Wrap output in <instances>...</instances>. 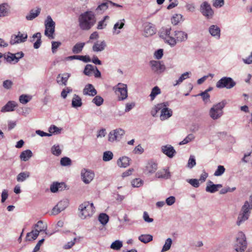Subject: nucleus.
Wrapping results in <instances>:
<instances>
[{"label": "nucleus", "mask_w": 252, "mask_h": 252, "mask_svg": "<svg viewBox=\"0 0 252 252\" xmlns=\"http://www.w3.org/2000/svg\"><path fill=\"white\" fill-rule=\"evenodd\" d=\"M159 37L163 39L164 42L171 47H174L177 42L186 41L188 38V34L182 31H175L174 32L175 37L172 36L171 28L169 27H163L159 32Z\"/></svg>", "instance_id": "f257e3e1"}, {"label": "nucleus", "mask_w": 252, "mask_h": 252, "mask_svg": "<svg viewBox=\"0 0 252 252\" xmlns=\"http://www.w3.org/2000/svg\"><path fill=\"white\" fill-rule=\"evenodd\" d=\"M78 21L81 30L88 31L95 24L96 19L92 11H86L79 16Z\"/></svg>", "instance_id": "f03ea898"}, {"label": "nucleus", "mask_w": 252, "mask_h": 252, "mask_svg": "<svg viewBox=\"0 0 252 252\" xmlns=\"http://www.w3.org/2000/svg\"><path fill=\"white\" fill-rule=\"evenodd\" d=\"M227 102L225 100H223L216 104L213 105L209 111V115L213 120H217L223 115V109Z\"/></svg>", "instance_id": "7ed1b4c3"}, {"label": "nucleus", "mask_w": 252, "mask_h": 252, "mask_svg": "<svg viewBox=\"0 0 252 252\" xmlns=\"http://www.w3.org/2000/svg\"><path fill=\"white\" fill-rule=\"evenodd\" d=\"M94 209L93 203L89 202H84L78 208L80 211V217L82 219H85L92 216L94 212Z\"/></svg>", "instance_id": "20e7f679"}, {"label": "nucleus", "mask_w": 252, "mask_h": 252, "mask_svg": "<svg viewBox=\"0 0 252 252\" xmlns=\"http://www.w3.org/2000/svg\"><path fill=\"white\" fill-rule=\"evenodd\" d=\"M250 213L251 211L249 203L248 201H246L244 204L242 206L236 222L237 224L240 225L247 220L249 218Z\"/></svg>", "instance_id": "39448f33"}, {"label": "nucleus", "mask_w": 252, "mask_h": 252, "mask_svg": "<svg viewBox=\"0 0 252 252\" xmlns=\"http://www.w3.org/2000/svg\"><path fill=\"white\" fill-rule=\"evenodd\" d=\"M235 243L234 247L236 251L238 252H243L247 246L246 236L242 232L238 233Z\"/></svg>", "instance_id": "423d86ee"}, {"label": "nucleus", "mask_w": 252, "mask_h": 252, "mask_svg": "<svg viewBox=\"0 0 252 252\" xmlns=\"http://www.w3.org/2000/svg\"><path fill=\"white\" fill-rule=\"evenodd\" d=\"M45 27L44 34L50 39H54L55 38L54 34L55 31V22L49 15L47 17L45 21Z\"/></svg>", "instance_id": "0eeeda50"}, {"label": "nucleus", "mask_w": 252, "mask_h": 252, "mask_svg": "<svg viewBox=\"0 0 252 252\" xmlns=\"http://www.w3.org/2000/svg\"><path fill=\"white\" fill-rule=\"evenodd\" d=\"M236 85V82L229 77H223L216 83V87L219 89L226 88L230 89Z\"/></svg>", "instance_id": "6e6552de"}, {"label": "nucleus", "mask_w": 252, "mask_h": 252, "mask_svg": "<svg viewBox=\"0 0 252 252\" xmlns=\"http://www.w3.org/2000/svg\"><path fill=\"white\" fill-rule=\"evenodd\" d=\"M116 94L118 95L119 100H124L128 96L127 87L126 84L119 83L114 88Z\"/></svg>", "instance_id": "1a4fd4ad"}, {"label": "nucleus", "mask_w": 252, "mask_h": 252, "mask_svg": "<svg viewBox=\"0 0 252 252\" xmlns=\"http://www.w3.org/2000/svg\"><path fill=\"white\" fill-rule=\"evenodd\" d=\"M199 11L207 19H211L214 15V11L211 5L206 1H203L200 5Z\"/></svg>", "instance_id": "9d476101"}, {"label": "nucleus", "mask_w": 252, "mask_h": 252, "mask_svg": "<svg viewBox=\"0 0 252 252\" xmlns=\"http://www.w3.org/2000/svg\"><path fill=\"white\" fill-rule=\"evenodd\" d=\"M125 131L122 128H117L110 131L108 134V141L113 142L115 141H119L125 134Z\"/></svg>", "instance_id": "9b49d317"}, {"label": "nucleus", "mask_w": 252, "mask_h": 252, "mask_svg": "<svg viewBox=\"0 0 252 252\" xmlns=\"http://www.w3.org/2000/svg\"><path fill=\"white\" fill-rule=\"evenodd\" d=\"M81 174L83 181L86 184L90 183L94 177V173L93 171L85 168L81 170Z\"/></svg>", "instance_id": "f8f14e48"}, {"label": "nucleus", "mask_w": 252, "mask_h": 252, "mask_svg": "<svg viewBox=\"0 0 252 252\" xmlns=\"http://www.w3.org/2000/svg\"><path fill=\"white\" fill-rule=\"evenodd\" d=\"M28 38L27 33H21L20 32H18L17 35H12L10 40V44L14 45L15 44L24 42Z\"/></svg>", "instance_id": "ddd939ff"}, {"label": "nucleus", "mask_w": 252, "mask_h": 252, "mask_svg": "<svg viewBox=\"0 0 252 252\" xmlns=\"http://www.w3.org/2000/svg\"><path fill=\"white\" fill-rule=\"evenodd\" d=\"M152 70L157 74L163 72L165 69V65L161 62L157 61H151L150 62Z\"/></svg>", "instance_id": "4468645a"}, {"label": "nucleus", "mask_w": 252, "mask_h": 252, "mask_svg": "<svg viewBox=\"0 0 252 252\" xmlns=\"http://www.w3.org/2000/svg\"><path fill=\"white\" fill-rule=\"evenodd\" d=\"M161 152L169 158H173L176 154V151L173 147L170 145H166L161 146Z\"/></svg>", "instance_id": "2eb2a0df"}, {"label": "nucleus", "mask_w": 252, "mask_h": 252, "mask_svg": "<svg viewBox=\"0 0 252 252\" xmlns=\"http://www.w3.org/2000/svg\"><path fill=\"white\" fill-rule=\"evenodd\" d=\"M172 110L167 106L163 107L160 111V119L161 121L167 120L172 116Z\"/></svg>", "instance_id": "dca6fc26"}, {"label": "nucleus", "mask_w": 252, "mask_h": 252, "mask_svg": "<svg viewBox=\"0 0 252 252\" xmlns=\"http://www.w3.org/2000/svg\"><path fill=\"white\" fill-rule=\"evenodd\" d=\"M144 35L146 37L151 36L156 33L155 26L150 23L145 24L144 30Z\"/></svg>", "instance_id": "f3484780"}, {"label": "nucleus", "mask_w": 252, "mask_h": 252, "mask_svg": "<svg viewBox=\"0 0 252 252\" xmlns=\"http://www.w3.org/2000/svg\"><path fill=\"white\" fill-rule=\"evenodd\" d=\"M84 95L94 96L97 94V91L93 85L88 84L86 85L83 90Z\"/></svg>", "instance_id": "a211bd4d"}, {"label": "nucleus", "mask_w": 252, "mask_h": 252, "mask_svg": "<svg viewBox=\"0 0 252 252\" xmlns=\"http://www.w3.org/2000/svg\"><path fill=\"white\" fill-rule=\"evenodd\" d=\"M41 9L39 7H36L35 9H32L30 11L26 16V19L28 21H32L36 18L40 13Z\"/></svg>", "instance_id": "6ab92c4d"}, {"label": "nucleus", "mask_w": 252, "mask_h": 252, "mask_svg": "<svg viewBox=\"0 0 252 252\" xmlns=\"http://www.w3.org/2000/svg\"><path fill=\"white\" fill-rule=\"evenodd\" d=\"M70 76V74L68 73H65L63 74H59L57 77V82L60 85L66 86L67 82Z\"/></svg>", "instance_id": "aec40b11"}, {"label": "nucleus", "mask_w": 252, "mask_h": 252, "mask_svg": "<svg viewBox=\"0 0 252 252\" xmlns=\"http://www.w3.org/2000/svg\"><path fill=\"white\" fill-rule=\"evenodd\" d=\"M157 169V164L154 161L151 160L147 162L144 172L147 173L152 174L155 172Z\"/></svg>", "instance_id": "412c9836"}, {"label": "nucleus", "mask_w": 252, "mask_h": 252, "mask_svg": "<svg viewBox=\"0 0 252 252\" xmlns=\"http://www.w3.org/2000/svg\"><path fill=\"white\" fill-rule=\"evenodd\" d=\"M106 43L104 40L95 42L92 47L94 52H98L103 51L106 47Z\"/></svg>", "instance_id": "4be33fe9"}, {"label": "nucleus", "mask_w": 252, "mask_h": 252, "mask_svg": "<svg viewBox=\"0 0 252 252\" xmlns=\"http://www.w3.org/2000/svg\"><path fill=\"white\" fill-rule=\"evenodd\" d=\"M209 32L212 36L215 37L217 39H220V30L218 26L215 25L211 26L209 28Z\"/></svg>", "instance_id": "5701e85b"}, {"label": "nucleus", "mask_w": 252, "mask_h": 252, "mask_svg": "<svg viewBox=\"0 0 252 252\" xmlns=\"http://www.w3.org/2000/svg\"><path fill=\"white\" fill-rule=\"evenodd\" d=\"M17 106V104L16 102L14 101H9L2 107L1 112H5L13 111H14L15 107Z\"/></svg>", "instance_id": "b1692460"}, {"label": "nucleus", "mask_w": 252, "mask_h": 252, "mask_svg": "<svg viewBox=\"0 0 252 252\" xmlns=\"http://www.w3.org/2000/svg\"><path fill=\"white\" fill-rule=\"evenodd\" d=\"M168 102H164L161 103H158L155 105L151 111V114L153 117H156L158 112L163 107L168 106Z\"/></svg>", "instance_id": "393cba45"}, {"label": "nucleus", "mask_w": 252, "mask_h": 252, "mask_svg": "<svg viewBox=\"0 0 252 252\" xmlns=\"http://www.w3.org/2000/svg\"><path fill=\"white\" fill-rule=\"evenodd\" d=\"M130 159L127 157H123L120 158L117 162V165L120 167L126 168L129 165Z\"/></svg>", "instance_id": "a878e982"}, {"label": "nucleus", "mask_w": 252, "mask_h": 252, "mask_svg": "<svg viewBox=\"0 0 252 252\" xmlns=\"http://www.w3.org/2000/svg\"><path fill=\"white\" fill-rule=\"evenodd\" d=\"M156 177L158 178L167 179L170 178V173L168 170L163 169L156 173Z\"/></svg>", "instance_id": "bb28decb"}, {"label": "nucleus", "mask_w": 252, "mask_h": 252, "mask_svg": "<svg viewBox=\"0 0 252 252\" xmlns=\"http://www.w3.org/2000/svg\"><path fill=\"white\" fill-rule=\"evenodd\" d=\"M114 3L111 1L107 0L105 2L102 3L101 4L99 5L96 9V10L98 11H104L109 7H113Z\"/></svg>", "instance_id": "cd10ccee"}, {"label": "nucleus", "mask_w": 252, "mask_h": 252, "mask_svg": "<svg viewBox=\"0 0 252 252\" xmlns=\"http://www.w3.org/2000/svg\"><path fill=\"white\" fill-rule=\"evenodd\" d=\"M34 228L37 229L39 233L44 231L46 234H48L46 231L47 229V225L44 224L42 220H39L36 224H34Z\"/></svg>", "instance_id": "c85d7f7f"}, {"label": "nucleus", "mask_w": 252, "mask_h": 252, "mask_svg": "<svg viewBox=\"0 0 252 252\" xmlns=\"http://www.w3.org/2000/svg\"><path fill=\"white\" fill-rule=\"evenodd\" d=\"M4 58L9 63L14 62V63H16L18 62V59L16 58V54L10 52H8L6 55L4 54Z\"/></svg>", "instance_id": "c756f323"}, {"label": "nucleus", "mask_w": 252, "mask_h": 252, "mask_svg": "<svg viewBox=\"0 0 252 252\" xmlns=\"http://www.w3.org/2000/svg\"><path fill=\"white\" fill-rule=\"evenodd\" d=\"M85 45V42H78L74 45L72 49V52L75 54L81 53Z\"/></svg>", "instance_id": "7c9ffc66"}, {"label": "nucleus", "mask_w": 252, "mask_h": 252, "mask_svg": "<svg viewBox=\"0 0 252 252\" xmlns=\"http://www.w3.org/2000/svg\"><path fill=\"white\" fill-rule=\"evenodd\" d=\"M125 20L124 19L120 20L119 21L117 22L114 26L113 27V33H116L117 34H118L120 33V31H118L117 29H122L123 28L124 25H125Z\"/></svg>", "instance_id": "2f4dec72"}, {"label": "nucleus", "mask_w": 252, "mask_h": 252, "mask_svg": "<svg viewBox=\"0 0 252 252\" xmlns=\"http://www.w3.org/2000/svg\"><path fill=\"white\" fill-rule=\"evenodd\" d=\"M32 156V152L30 150H27L22 152L20 156L22 160L28 161Z\"/></svg>", "instance_id": "473e14b6"}, {"label": "nucleus", "mask_w": 252, "mask_h": 252, "mask_svg": "<svg viewBox=\"0 0 252 252\" xmlns=\"http://www.w3.org/2000/svg\"><path fill=\"white\" fill-rule=\"evenodd\" d=\"M39 233L37 231V229L32 230L31 232L27 234V241H31L35 240L39 235Z\"/></svg>", "instance_id": "72a5a7b5"}, {"label": "nucleus", "mask_w": 252, "mask_h": 252, "mask_svg": "<svg viewBox=\"0 0 252 252\" xmlns=\"http://www.w3.org/2000/svg\"><path fill=\"white\" fill-rule=\"evenodd\" d=\"M72 106L74 108L80 107L82 104L81 98L77 94H74L72 100Z\"/></svg>", "instance_id": "f704fd0d"}, {"label": "nucleus", "mask_w": 252, "mask_h": 252, "mask_svg": "<svg viewBox=\"0 0 252 252\" xmlns=\"http://www.w3.org/2000/svg\"><path fill=\"white\" fill-rule=\"evenodd\" d=\"M6 3L0 4V17H5L8 15L9 10Z\"/></svg>", "instance_id": "c9c22d12"}, {"label": "nucleus", "mask_w": 252, "mask_h": 252, "mask_svg": "<svg viewBox=\"0 0 252 252\" xmlns=\"http://www.w3.org/2000/svg\"><path fill=\"white\" fill-rule=\"evenodd\" d=\"M138 239L141 242L146 244L153 240V236L150 234H142L139 236Z\"/></svg>", "instance_id": "e433bc0d"}, {"label": "nucleus", "mask_w": 252, "mask_h": 252, "mask_svg": "<svg viewBox=\"0 0 252 252\" xmlns=\"http://www.w3.org/2000/svg\"><path fill=\"white\" fill-rule=\"evenodd\" d=\"M30 176L29 172H23L20 173L17 176V181L19 182H22L25 181Z\"/></svg>", "instance_id": "4c0bfd02"}, {"label": "nucleus", "mask_w": 252, "mask_h": 252, "mask_svg": "<svg viewBox=\"0 0 252 252\" xmlns=\"http://www.w3.org/2000/svg\"><path fill=\"white\" fill-rule=\"evenodd\" d=\"M109 219V216L105 213H101L98 216V220L103 225H105L107 223Z\"/></svg>", "instance_id": "58836bf2"}, {"label": "nucleus", "mask_w": 252, "mask_h": 252, "mask_svg": "<svg viewBox=\"0 0 252 252\" xmlns=\"http://www.w3.org/2000/svg\"><path fill=\"white\" fill-rule=\"evenodd\" d=\"M208 185L206 188V191L210 193H214L218 191V189L216 188L215 184H214L211 181H209Z\"/></svg>", "instance_id": "ea45409f"}, {"label": "nucleus", "mask_w": 252, "mask_h": 252, "mask_svg": "<svg viewBox=\"0 0 252 252\" xmlns=\"http://www.w3.org/2000/svg\"><path fill=\"white\" fill-rule=\"evenodd\" d=\"M161 93V91L159 88L158 86L154 87L151 91L150 94L151 100H153L156 96Z\"/></svg>", "instance_id": "a19ab883"}, {"label": "nucleus", "mask_w": 252, "mask_h": 252, "mask_svg": "<svg viewBox=\"0 0 252 252\" xmlns=\"http://www.w3.org/2000/svg\"><path fill=\"white\" fill-rule=\"evenodd\" d=\"M123 247V242L121 241L120 240H116L114 242H113L110 248L111 249L114 250L118 251L120 250L122 247Z\"/></svg>", "instance_id": "79ce46f5"}, {"label": "nucleus", "mask_w": 252, "mask_h": 252, "mask_svg": "<svg viewBox=\"0 0 252 252\" xmlns=\"http://www.w3.org/2000/svg\"><path fill=\"white\" fill-rule=\"evenodd\" d=\"M94 68L93 65L88 64L85 66L84 70V73L87 76H91L92 74V72L94 71Z\"/></svg>", "instance_id": "37998d69"}, {"label": "nucleus", "mask_w": 252, "mask_h": 252, "mask_svg": "<svg viewBox=\"0 0 252 252\" xmlns=\"http://www.w3.org/2000/svg\"><path fill=\"white\" fill-rule=\"evenodd\" d=\"M52 154L56 156H59L62 154V150L59 145H54L51 148Z\"/></svg>", "instance_id": "c03bdc74"}, {"label": "nucleus", "mask_w": 252, "mask_h": 252, "mask_svg": "<svg viewBox=\"0 0 252 252\" xmlns=\"http://www.w3.org/2000/svg\"><path fill=\"white\" fill-rule=\"evenodd\" d=\"M62 128H59L55 125H52L49 128V133L52 134H59L61 133Z\"/></svg>", "instance_id": "a18cd8bd"}, {"label": "nucleus", "mask_w": 252, "mask_h": 252, "mask_svg": "<svg viewBox=\"0 0 252 252\" xmlns=\"http://www.w3.org/2000/svg\"><path fill=\"white\" fill-rule=\"evenodd\" d=\"M190 74V72H186L182 74L179 79L176 80V83L174 84V86H176L181 84L184 80L189 78V75Z\"/></svg>", "instance_id": "49530a36"}, {"label": "nucleus", "mask_w": 252, "mask_h": 252, "mask_svg": "<svg viewBox=\"0 0 252 252\" xmlns=\"http://www.w3.org/2000/svg\"><path fill=\"white\" fill-rule=\"evenodd\" d=\"M113 154L110 151H105L103 153L102 159L104 161H109L113 158Z\"/></svg>", "instance_id": "de8ad7c7"}, {"label": "nucleus", "mask_w": 252, "mask_h": 252, "mask_svg": "<svg viewBox=\"0 0 252 252\" xmlns=\"http://www.w3.org/2000/svg\"><path fill=\"white\" fill-rule=\"evenodd\" d=\"M32 99V96L27 94H22L19 96V101L22 104H26Z\"/></svg>", "instance_id": "09e8293b"}, {"label": "nucleus", "mask_w": 252, "mask_h": 252, "mask_svg": "<svg viewBox=\"0 0 252 252\" xmlns=\"http://www.w3.org/2000/svg\"><path fill=\"white\" fill-rule=\"evenodd\" d=\"M172 243V239L170 238H167L166 240L165 244L163 246V248L161 250V252H164L169 250L171 247Z\"/></svg>", "instance_id": "8fccbe9b"}, {"label": "nucleus", "mask_w": 252, "mask_h": 252, "mask_svg": "<svg viewBox=\"0 0 252 252\" xmlns=\"http://www.w3.org/2000/svg\"><path fill=\"white\" fill-rule=\"evenodd\" d=\"M183 16L181 14H176L171 18V22L174 25H177L182 20Z\"/></svg>", "instance_id": "3c124183"}, {"label": "nucleus", "mask_w": 252, "mask_h": 252, "mask_svg": "<svg viewBox=\"0 0 252 252\" xmlns=\"http://www.w3.org/2000/svg\"><path fill=\"white\" fill-rule=\"evenodd\" d=\"M71 160L68 157H63L61 159L60 163L63 166H67L71 165Z\"/></svg>", "instance_id": "603ef678"}, {"label": "nucleus", "mask_w": 252, "mask_h": 252, "mask_svg": "<svg viewBox=\"0 0 252 252\" xmlns=\"http://www.w3.org/2000/svg\"><path fill=\"white\" fill-rule=\"evenodd\" d=\"M65 186V184L64 183H54L50 186V190L52 192H56L59 190V186Z\"/></svg>", "instance_id": "864d4df0"}, {"label": "nucleus", "mask_w": 252, "mask_h": 252, "mask_svg": "<svg viewBox=\"0 0 252 252\" xmlns=\"http://www.w3.org/2000/svg\"><path fill=\"white\" fill-rule=\"evenodd\" d=\"M103 101V98L99 95H96L92 100V102L97 106H99L102 105Z\"/></svg>", "instance_id": "5fc2aeb1"}, {"label": "nucleus", "mask_w": 252, "mask_h": 252, "mask_svg": "<svg viewBox=\"0 0 252 252\" xmlns=\"http://www.w3.org/2000/svg\"><path fill=\"white\" fill-rule=\"evenodd\" d=\"M225 169L222 165H219L214 175L215 176H220L225 172Z\"/></svg>", "instance_id": "6e6d98bb"}, {"label": "nucleus", "mask_w": 252, "mask_h": 252, "mask_svg": "<svg viewBox=\"0 0 252 252\" xmlns=\"http://www.w3.org/2000/svg\"><path fill=\"white\" fill-rule=\"evenodd\" d=\"M195 96H201L202 98L203 101L205 103H206L210 100V94L208 93L205 92V91L196 95Z\"/></svg>", "instance_id": "4d7b16f0"}, {"label": "nucleus", "mask_w": 252, "mask_h": 252, "mask_svg": "<svg viewBox=\"0 0 252 252\" xmlns=\"http://www.w3.org/2000/svg\"><path fill=\"white\" fill-rule=\"evenodd\" d=\"M195 165H196V161H195V157L194 156L191 155L189 158V160H188V162L187 164V167L189 169H191Z\"/></svg>", "instance_id": "13d9d810"}, {"label": "nucleus", "mask_w": 252, "mask_h": 252, "mask_svg": "<svg viewBox=\"0 0 252 252\" xmlns=\"http://www.w3.org/2000/svg\"><path fill=\"white\" fill-rule=\"evenodd\" d=\"M194 139V136L192 134H189L183 141L179 143V145H184L188 143Z\"/></svg>", "instance_id": "bf43d9fd"}, {"label": "nucleus", "mask_w": 252, "mask_h": 252, "mask_svg": "<svg viewBox=\"0 0 252 252\" xmlns=\"http://www.w3.org/2000/svg\"><path fill=\"white\" fill-rule=\"evenodd\" d=\"M143 184V181L139 179L136 178L133 180L131 182V185L133 187L138 188L141 186Z\"/></svg>", "instance_id": "052dcab7"}, {"label": "nucleus", "mask_w": 252, "mask_h": 252, "mask_svg": "<svg viewBox=\"0 0 252 252\" xmlns=\"http://www.w3.org/2000/svg\"><path fill=\"white\" fill-rule=\"evenodd\" d=\"M68 201L66 199L61 200L57 204L62 211H63L68 206Z\"/></svg>", "instance_id": "680f3d73"}, {"label": "nucleus", "mask_w": 252, "mask_h": 252, "mask_svg": "<svg viewBox=\"0 0 252 252\" xmlns=\"http://www.w3.org/2000/svg\"><path fill=\"white\" fill-rule=\"evenodd\" d=\"M77 240H79V238H74L73 240L68 242L66 244L64 245L63 247L65 250H68L72 248L74 245Z\"/></svg>", "instance_id": "e2e57ef3"}, {"label": "nucleus", "mask_w": 252, "mask_h": 252, "mask_svg": "<svg viewBox=\"0 0 252 252\" xmlns=\"http://www.w3.org/2000/svg\"><path fill=\"white\" fill-rule=\"evenodd\" d=\"M109 17L108 16H106L104 17L103 19L99 21L98 23L97 29L98 30H101L105 28L107 25V24L105 23V20L108 19Z\"/></svg>", "instance_id": "0e129e2a"}, {"label": "nucleus", "mask_w": 252, "mask_h": 252, "mask_svg": "<svg viewBox=\"0 0 252 252\" xmlns=\"http://www.w3.org/2000/svg\"><path fill=\"white\" fill-rule=\"evenodd\" d=\"M187 181L194 188L199 186V180L196 179H188Z\"/></svg>", "instance_id": "69168bd1"}, {"label": "nucleus", "mask_w": 252, "mask_h": 252, "mask_svg": "<svg viewBox=\"0 0 252 252\" xmlns=\"http://www.w3.org/2000/svg\"><path fill=\"white\" fill-rule=\"evenodd\" d=\"M72 90L70 87H67L65 89H64L63 90V91L61 92V96L63 98H65L67 96V94L68 93H70L72 92Z\"/></svg>", "instance_id": "338daca9"}, {"label": "nucleus", "mask_w": 252, "mask_h": 252, "mask_svg": "<svg viewBox=\"0 0 252 252\" xmlns=\"http://www.w3.org/2000/svg\"><path fill=\"white\" fill-rule=\"evenodd\" d=\"M13 82L10 80H6L3 82L2 86L6 89H10L11 88Z\"/></svg>", "instance_id": "774afa93"}]
</instances>
